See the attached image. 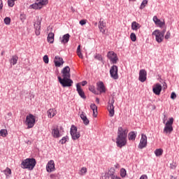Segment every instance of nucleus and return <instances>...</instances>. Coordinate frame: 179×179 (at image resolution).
<instances>
[{
    "label": "nucleus",
    "instance_id": "nucleus-9",
    "mask_svg": "<svg viewBox=\"0 0 179 179\" xmlns=\"http://www.w3.org/2000/svg\"><path fill=\"white\" fill-rule=\"evenodd\" d=\"M110 75L113 79H118V67L113 65L110 69Z\"/></svg>",
    "mask_w": 179,
    "mask_h": 179
},
{
    "label": "nucleus",
    "instance_id": "nucleus-43",
    "mask_svg": "<svg viewBox=\"0 0 179 179\" xmlns=\"http://www.w3.org/2000/svg\"><path fill=\"white\" fill-rule=\"evenodd\" d=\"M4 23H5V24H6L7 26H8L9 24H10V17H6V18H4Z\"/></svg>",
    "mask_w": 179,
    "mask_h": 179
},
{
    "label": "nucleus",
    "instance_id": "nucleus-39",
    "mask_svg": "<svg viewBox=\"0 0 179 179\" xmlns=\"http://www.w3.org/2000/svg\"><path fill=\"white\" fill-rule=\"evenodd\" d=\"M77 55L79 57V58H83V55H82V52H80V45L78 46L77 48Z\"/></svg>",
    "mask_w": 179,
    "mask_h": 179
},
{
    "label": "nucleus",
    "instance_id": "nucleus-40",
    "mask_svg": "<svg viewBox=\"0 0 179 179\" xmlns=\"http://www.w3.org/2000/svg\"><path fill=\"white\" fill-rule=\"evenodd\" d=\"M15 1L17 0H8V6H10V8H13V6H15Z\"/></svg>",
    "mask_w": 179,
    "mask_h": 179
},
{
    "label": "nucleus",
    "instance_id": "nucleus-3",
    "mask_svg": "<svg viewBox=\"0 0 179 179\" xmlns=\"http://www.w3.org/2000/svg\"><path fill=\"white\" fill-rule=\"evenodd\" d=\"M174 122V119L173 117H171L169 119V120H168L166 123H165V127L164 128V134H165L166 135L171 134L173 131V124Z\"/></svg>",
    "mask_w": 179,
    "mask_h": 179
},
{
    "label": "nucleus",
    "instance_id": "nucleus-2",
    "mask_svg": "<svg viewBox=\"0 0 179 179\" xmlns=\"http://www.w3.org/2000/svg\"><path fill=\"white\" fill-rule=\"evenodd\" d=\"M36 159L27 158L22 161L21 165L22 169H27L28 170H33L36 167Z\"/></svg>",
    "mask_w": 179,
    "mask_h": 179
},
{
    "label": "nucleus",
    "instance_id": "nucleus-36",
    "mask_svg": "<svg viewBox=\"0 0 179 179\" xmlns=\"http://www.w3.org/2000/svg\"><path fill=\"white\" fill-rule=\"evenodd\" d=\"M34 26L35 29L41 28V20H38L36 22H35Z\"/></svg>",
    "mask_w": 179,
    "mask_h": 179
},
{
    "label": "nucleus",
    "instance_id": "nucleus-5",
    "mask_svg": "<svg viewBox=\"0 0 179 179\" xmlns=\"http://www.w3.org/2000/svg\"><path fill=\"white\" fill-rule=\"evenodd\" d=\"M58 80L59 83L63 86V87H71L72 86L73 81L69 78H61L58 76Z\"/></svg>",
    "mask_w": 179,
    "mask_h": 179
},
{
    "label": "nucleus",
    "instance_id": "nucleus-53",
    "mask_svg": "<svg viewBox=\"0 0 179 179\" xmlns=\"http://www.w3.org/2000/svg\"><path fill=\"white\" fill-rule=\"evenodd\" d=\"M2 8H3V3H2V0H0V10H2Z\"/></svg>",
    "mask_w": 179,
    "mask_h": 179
},
{
    "label": "nucleus",
    "instance_id": "nucleus-27",
    "mask_svg": "<svg viewBox=\"0 0 179 179\" xmlns=\"http://www.w3.org/2000/svg\"><path fill=\"white\" fill-rule=\"evenodd\" d=\"M43 7L41 3H34L29 6V9H41Z\"/></svg>",
    "mask_w": 179,
    "mask_h": 179
},
{
    "label": "nucleus",
    "instance_id": "nucleus-32",
    "mask_svg": "<svg viewBox=\"0 0 179 179\" xmlns=\"http://www.w3.org/2000/svg\"><path fill=\"white\" fill-rule=\"evenodd\" d=\"M36 2L41 3V6L43 8V6H45L48 3V0H36Z\"/></svg>",
    "mask_w": 179,
    "mask_h": 179
},
{
    "label": "nucleus",
    "instance_id": "nucleus-41",
    "mask_svg": "<svg viewBox=\"0 0 179 179\" xmlns=\"http://www.w3.org/2000/svg\"><path fill=\"white\" fill-rule=\"evenodd\" d=\"M148 5V0H143L140 6V9H143Z\"/></svg>",
    "mask_w": 179,
    "mask_h": 179
},
{
    "label": "nucleus",
    "instance_id": "nucleus-58",
    "mask_svg": "<svg viewBox=\"0 0 179 179\" xmlns=\"http://www.w3.org/2000/svg\"><path fill=\"white\" fill-rule=\"evenodd\" d=\"M96 102L99 104L100 103V99L99 98L96 99Z\"/></svg>",
    "mask_w": 179,
    "mask_h": 179
},
{
    "label": "nucleus",
    "instance_id": "nucleus-24",
    "mask_svg": "<svg viewBox=\"0 0 179 179\" xmlns=\"http://www.w3.org/2000/svg\"><path fill=\"white\" fill-rule=\"evenodd\" d=\"M80 117L85 125H89V119H87V116H86V114H85V113H82Z\"/></svg>",
    "mask_w": 179,
    "mask_h": 179
},
{
    "label": "nucleus",
    "instance_id": "nucleus-51",
    "mask_svg": "<svg viewBox=\"0 0 179 179\" xmlns=\"http://www.w3.org/2000/svg\"><path fill=\"white\" fill-rule=\"evenodd\" d=\"M162 121H163V124H166V121H167V116L166 115H164V118Z\"/></svg>",
    "mask_w": 179,
    "mask_h": 179
},
{
    "label": "nucleus",
    "instance_id": "nucleus-7",
    "mask_svg": "<svg viewBox=\"0 0 179 179\" xmlns=\"http://www.w3.org/2000/svg\"><path fill=\"white\" fill-rule=\"evenodd\" d=\"M152 36H155V40L157 43H162L163 40H164V36L159 29L154 31L152 32Z\"/></svg>",
    "mask_w": 179,
    "mask_h": 179
},
{
    "label": "nucleus",
    "instance_id": "nucleus-8",
    "mask_svg": "<svg viewBox=\"0 0 179 179\" xmlns=\"http://www.w3.org/2000/svg\"><path fill=\"white\" fill-rule=\"evenodd\" d=\"M114 103H115V100L114 99V97L112 98L110 100H109L108 106V110L109 112V115L110 117H114Z\"/></svg>",
    "mask_w": 179,
    "mask_h": 179
},
{
    "label": "nucleus",
    "instance_id": "nucleus-25",
    "mask_svg": "<svg viewBox=\"0 0 179 179\" xmlns=\"http://www.w3.org/2000/svg\"><path fill=\"white\" fill-rule=\"evenodd\" d=\"M104 27H106V22L104 21H99V29L101 31V33H106V29H104Z\"/></svg>",
    "mask_w": 179,
    "mask_h": 179
},
{
    "label": "nucleus",
    "instance_id": "nucleus-59",
    "mask_svg": "<svg viewBox=\"0 0 179 179\" xmlns=\"http://www.w3.org/2000/svg\"><path fill=\"white\" fill-rule=\"evenodd\" d=\"M171 179H177V178L173 176H171Z\"/></svg>",
    "mask_w": 179,
    "mask_h": 179
},
{
    "label": "nucleus",
    "instance_id": "nucleus-49",
    "mask_svg": "<svg viewBox=\"0 0 179 179\" xmlns=\"http://www.w3.org/2000/svg\"><path fill=\"white\" fill-rule=\"evenodd\" d=\"M176 97H177L176 92H172L171 94V99H172V100H174V99H176Z\"/></svg>",
    "mask_w": 179,
    "mask_h": 179
},
{
    "label": "nucleus",
    "instance_id": "nucleus-13",
    "mask_svg": "<svg viewBox=\"0 0 179 179\" xmlns=\"http://www.w3.org/2000/svg\"><path fill=\"white\" fill-rule=\"evenodd\" d=\"M148 75V73L146 72V70L145 69H141L139 71V77H138V80L140 82H145L146 80V76Z\"/></svg>",
    "mask_w": 179,
    "mask_h": 179
},
{
    "label": "nucleus",
    "instance_id": "nucleus-21",
    "mask_svg": "<svg viewBox=\"0 0 179 179\" xmlns=\"http://www.w3.org/2000/svg\"><path fill=\"white\" fill-rule=\"evenodd\" d=\"M48 118H53V117H55L57 115V110L55 108H50L47 112Z\"/></svg>",
    "mask_w": 179,
    "mask_h": 179
},
{
    "label": "nucleus",
    "instance_id": "nucleus-55",
    "mask_svg": "<svg viewBox=\"0 0 179 179\" xmlns=\"http://www.w3.org/2000/svg\"><path fill=\"white\" fill-rule=\"evenodd\" d=\"M81 85H82V86H86V85H87V81H83L81 83Z\"/></svg>",
    "mask_w": 179,
    "mask_h": 179
},
{
    "label": "nucleus",
    "instance_id": "nucleus-11",
    "mask_svg": "<svg viewBox=\"0 0 179 179\" xmlns=\"http://www.w3.org/2000/svg\"><path fill=\"white\" fill-rule=\"evenodd\" d=\"M148 145V137L145 134H141V139L140 141V143L138 144L139 149H143V148H146Z\"/></svg>",
    "mask_w": 179,
    "mask_h": 179
},
{
    "label": "nucleus",
    "instance_id": "nucleus-38",
    "mask_svg": "<svg viewBox=\"0 0 179 179\" xmlns=\"http://www.w3.org/2000/svg\"><path fill=\"white\" fill-rule=\"evenodd\" d=\"M68 139H69V138L68 137V136H66L64 137H63L60 141V143H62V145H64V143H66Z\"/></svg>",
    "mask_w": 179,
    "mask_h": 179
},
{
    "label": "nucleus",
    "instance_id": "nucleus-47",
    "mask_svg": "<svg viewBox=\"0 0 179 179\" xmlns=\"http://www.w3.org/2000/svg\"><path fill=\"white\" fill-rule=\"evenodd\" d=\"M41 31V28H36L35 29V34H36V36H40Z\"/></svg>",
    "mask_w": 179,
    "mask_h": 179
},
{
    "label": "nucleus",
    "instance_id": "nucleus-48",
    "mask_svg": "<svg viewBox=\"0 0 179 179\" xmlns=\"http://www.w3.org/2000/svg\"><path fill=\"white\" fill-rule=\"evenodd\" d=\"M43 62H45V64H48L49 59H48V55H45L43 57Z\"/></svg>",
    "mask_w": 179,
    "mask_h": 179
},
{
    "label": "nucleus",
    "instance_id": "nucleus-57",
    "mask_svg": "<svg viewBox=\"0 0 179 179\" xmlns=\"http://www.w3.org/2000/svg\"><path fill=\"white\" fill-rule=\"evenodd\" d=\"M165 33H166V29H164L162 31L161 34H162V36H164V34H165Z\"/></svg>",
    "mask_w": 179,
    "mask_h": 179
},
{
    "label": "nucleus",
    "instance_id": "nucleus-34",
    "mask_svg": "<svg viewBox=\"0 0 179 179\" xmlns=\"http://www.w3.org/2000/svg\"><path fill=\"white\" fill-rule=\"evenodd\" d=\"M94 59H97V61H101V62H103V56L100 54H95L94 56Z\"/></svg>",
    "mask_w": 179,
    "mask_h": 179
},
{
    "label": "nucleus",
    "instance_id": "nucleus-60",
    "mask_svg": "<svg viewBox=\"0 0 179 179\" xmlns=\"http://www.w3.org/2000/svg\"><path fill=\"white\" fill-rule=\"evenodd\" d=\"M22 16H23L22 15H20V17H22Z\"/></svg>",
    "mask_w": 179,
    "mask_h": 179
},
{
    "label": "nucleus",
    "instance_id": "nucleus-56",
    "mask_svg": "<svg viewBox=\"0 0 179 179\" xmlns=\"http://www.w3.org/2000/svg\"><path fill=\"white\" fill-rule=\"evenodd\" d=\"M102 179H110V177H108V176L107 175H104L103 176H102Z\"/></svg>",
    "mask_w": 179,
    "mask_h": 179
},
{
    "label": "nucleus",
    "instance_id": "nucleus-28",
    "mask_svg": "<svg viewBox=\"0 0 179 179\" xmlns=\"http://www.w3.org/2000/svg\"><path fill=\"white\" fill-rule=\"evenodd\" d=\"M139 29H141V24H139V23L136 21L131 23V30H135L136 31Z\"/></svg>",
    "mask_w": 179,
    "mask_h": 179
},
{
    "label": "nucleus",
    "instance_id": "nucleus-42",
    "mask_svg": "<svg viewBox=\"0 0 179 179\" xmlns=\"http://www.w3.org/2000/svg\"><path fill=\"white\" fill-rule=\"evenodd\" d=\"M120 176L122 178H124V177H125V176H127V171L125 170V169H122L120 170Z\"/></svg>",
    "mask_w": 179,
    "mask_h": 179
},
{
    "label": "nucleus",
    "instance_id": "nucleus-61",
    "mask_svg": "<svg viewBox=\"0 0 179 179\" xmlns=\"http://www.w3.org/2000/svg\"><path fill=\"white\" fill-rule=\"evenodd\" d=\"M129 1H135V0H129Z\"/></svg>",
    "mask_w": 179,
    "mask_h": 179
},
{
    "label": "nucleus",
    "instance_id": "nucleus-4",
    "mask_svg": "<svg viewBox=\"0 0 179 179\" xmlns=\"http://www.w3.org/2000/svg\"><path fill=\"white\" fill-rule=\"evenodd\" d=\"M36 124V117L32 114H29L26 117L25 124L27 125L28 129L33 128Z\"/></svg>",
    "mask_w": 179,
    "mask_h": 179
},
{
    "label": "nucleus",
    "instance_id": "nucleus-35",
    "mask_svg": "<svg viewBox=\"0 0 179 179\" xmlns=\"http://www.w3.org/2000/svg\"><path fill=\"white\" fill-rule=\"evenodd\" d=\"M87 173V169L86 167H83L80 171V176H85Z\"/></svg>",
    "mask_w": 179,
    "mask_h": 179
},
{
    "label": "nucleus",
    "instance_id": "nucleus-37",
    "mask_svg": "<svg viewBox=\"0 0 179 179\" xmlns=\"http://www.w3.org/2000/svg\"><path fill=\"white\" fill-rule=\"evenodd\" d=\"M89 90L90 92H92V93H94V94H99V93L96 92V88L93 85L89 86Z\"/></svg>",
    "mask_w": 179,
    "mask_h": 179
},
{
    "label": "nucleus",
    "instance_id": "nucleus-44",
    "mask_svg": "<svg viewBox=\"0 0 179 179\" xmlns=\"http://www.w3.org/2000/svg\"><path fill=\"white\" fill-rule=\"evenodd\" d=\"M4 174H6V176H9L12 174V171L10 170V169L6 168L4 171Z\"/></svg>",
    "mask_w": 179,
    "mask_h": 179
},
{
    "label": "nucleus",
    "instance_id": "nucleus-20",
    "mask_svg": "<svg viewBox=\"0 0 179 179\" xmlns=\"http://www.w3.org/2000/svg\"><path fill=\"white\" fill-rule=\"evenodd\" d=\"M52 136L53 138H58L61 136V134L59 133V129L57 127H55L52 129Z\"/></svg>",
    "mask_w": 179,
    "mask_h": 179
},
{
    "label": "nucleus",
    "instance_id": "nucleus-6",
    "mask_svg": "<svg viewBox=\"0 0 179 179\" xmlns=\"http://www.w3.org/2000/svg\"><path fill=\"white\" fill-rule=\"evenodd\" d=\"M70 134L73 141H76V139H79L80 138V133L78 131V127H76L75 125L71 126Z\"/></svg>",
    "mask_w": 179,
    "mask_h": 179
},
{
    "label": "nucleus",
    "instance_id": "nucleus-45",
    "mask_svg": "<svg viewBox=\"0 0 179 179\" xmlns=\"http://www.w3.org/2000/svg\"><path fill=\"white\" fill-rule=\"evenodd\" d=\"M130 38H131V41H136V35L135 34V33L131 34Z\"/></svg>",
    "mask_w": 179,
    "mask_h": 179
},
{
    "label": "nucleus",
    "instance_id": "nucleus-52",
    "mask_svg": "<svg viewBox=\"0 0 179 179\" xmlns=\"http://www.w3.org/2000/svg\"><path fill=\"white\" fill-rule=\"evenodd\" d=\"M176 167H177V166H176V164H171V169H172V170L176 169Z\"/></svg>",
    "mask_w": 179,
    "mask_h": 179
},
{
    "label": "nucleus",
    "instance_id": "nucleus-50",
    "mask_svg": "<svg viewBox=\"0 0 179 179\" xmlns=\"http://www.w3.org/2000/svg\"><path fill=\"white\" fill-rule=\"evenodd\" d=\"M86 22H87L86 20H81L80 21V24H81V26H83V25H85L86 24Z\"/></svg>",
    "mask_w": 179,
    "mask_h": 179
},
{
    "label": "nucleus",
    "instance_id": "nucleus-23",
    "mask_svg": "<svg viewBox=\"0 0 179 179\" xmlns=\"http://www.w3.org/2000/svg\"><path fill=\"white\" fill-rule=\"evenodd\" d=\"M90 108L93 111V114H92L93 117H94V118H96L97 117V114H98V113H97V106H96V104H94V103H92L90 105Z\"/></svg>",
    "mask_w": 179,
    "mask_h": 179
},
{
    "label": "nucleus",
    "instance_id": "nucleus-15",
    "mask_svg": "<svg viewBox=\"0 0 179 179\" xmlns=\"http://www.w3.org/2000/svg\"><path fill=\"white\" fill-rule=\"evenodd\" d=\"M71 69L69 66H66L62 70L63 78H71Z\"/></svg>",
    "mask_w": 179,
    "mask_h": 179
},
{
    "label": "nucleus",
    "instance_id": "nucleus-1",
    "mask_svg": "<svg viewBox=\"0 0 179 179\" xmlns=\"http://www.w3.org/2000/svg\"><path fill=\"white\" fill-rule=\"evenodd\" d=\"M128 136V129L122 127L118 128L117 136L116 138V145L117 148H122L127 145V136Z\"/></svg>",
    "mask_w": 179,
    "mask_h": 179
},
{
    "label": "nucleus",
    "instance_id": "nucleus-10",
    "mask_svg": "<svg viewBox=\"0 0 179 179\" xmlns=\"http://www.w3.org/2000/svg\"><path fill=\"white\" fill-rule=\"evenodd\" d=\"M107 57L108 59H110L112 64H116L117 61H118V57H117V54L113 51H110L107 54Z\"/></svg>",
    "mask_w": 179,
    "mask_h": 179
},
{
    "label": "nucleus",
    "instance_id": "nucleus-12",
    "mask_svg": "<svg viewBox=\"0 0 179 179\" xmlns=\"http://www.w3.org/2000/svg\"><path fill=\"white\" fill-rule=\"evenodd\" d=\"M46 170L48 173H52V171H55V163H54V160H50L48 162Z\"/></svg>",
    "mask_w": 179,
    "mask_h": 179
},
{
    "label": "nucleus",
    "instance_id": "nucleus-22",
    "mask_svg": "<svg viewBox=\"0 0 179 179\" xmlns=\"http://www.w3.org/2000/svg\"><path fill=\"white\" fill-rule=\"evenodd\" d=\"M70 37H71V35H69V34H64L61 39L62 44H66V43L69 41Z\"/></svg>",
    "mask_w": 179,
    "mask_h": 179
},
{
    "label": "nucleus",
    "instance_id": "nucleus-29",
    "mask_svg": "<svg viewBox=\"0 0 179 179\" xmlns=\"http://www.w3.org/2000/svg\"><path fill=\"white\" fill-rule=\"evenodd\" d=\"M128 138L129 141H135L136 138V134L135 131H131L128 135Z\"/></svg>",
    "mask_w": 179,
    "mask_h": 179
},
{
    "label": "nucleus",
    "instance_id": "nucleus-31",
    "mask_svg": "<svg viewBox=\"0 0 179 179\" xmlns=\"http://www.w3.org/2000/svg\"><path fill=\"white\" fill-rule=\"evenodd\" d=\"M17 59H19V57H17V56H13L10 60V64L12 65H16V64H17Z\"/></svg>",
    "mask_w": 179,
    "mask_h": 179
},
{
    "label": "nucleus",
    "instance_id": "nucleus-33",
    "mask_svg": "<svg viewBox=\"0 0 179 179\" xmlns=\"http://www.w3.org/2000/svg\"><path fill=\"white\" fill-rule=\"evenodd\" d=\"M155 155L157 157L162 156V155H163V149L159 148V149L155 150Z\"/></svg>",
    "mask_w": 179,
    "mask_h": 179
},
{
    "label": "nucleus",
    "instance_id": "nucleus-16",
    "mask_svg": "<svg viewBox=\"0 0 179 179\" xmlns=\"http://www.w3.org/2000/svg\"><path fill=\"white\" fill-rule=\"evenodd\" d=\"M97 90L100 94L106 93V87L104 86V83H103V82H99L97 83Z\"/></svg>",
    "mask_w": 179,
    "mask_h": 179
},
{
    "label": "nucleus",
    "instance_id": "nucleus-54",
    "mask_svg": "<svg viewBox=\"0 0 179 179\" xmlns=\"http://www.w3.org/2000/svg\"><path fill=\"white\" fill-rule=\"evenodd\" d=\"M140 179H148V176L143 175V176H141Z\"/></svg>",
    "mask_w": 179,
    "mask_h": 179
},
{
    "label": "nucleus",
    "instance_id": "nucleus-30",
    "mask_svg": "<svg viewBox=\"0 0 179 179\" xmlns=\"http://www.w3.org/2000/svg\"><path fill=\"white\" fill-rule=\"evenodd\" d=\"M0 136H2L3 138H6L8 136V130L5 129H2L0 130Z\"/></svg>",
    "mask_w": 179,
    "mask_h": 179
},
{
    "label": "nucleus",
    "instance_id": "nucleus-46",
    "mask_svg": "<svg viewBox=\"0 0 179 179\" xmlns=\"http://www.w3.org/2000/svg\"><path fill=\"white\" fill-rule=\"evenodd\" d=\"M171 36V33H170V31H168L166 32L165 36H164V38H165L166 40H169V38H170Z\"/></svg>",
    "mask_w": 179,
    "mask_h": 179
},
{
    "label": "nucleus",
    "instance_id": "nucleus-14",
    "mask_svg": "<svg viewBox=\"0 0 179 179\" xmlns=\"http://www.w3.org/2000/svg\"><path fill=\"white\" fill-rule=\"evenodd\" d=\"M152 91L155 94L159 96L162 92V85L157 83L152 87Z\"/></svg>",
    "mask_w": 179,
    "mask_h": 179
},
{
    "label": "nucleus",
    "instance_id": "nucleus-26",
    "mask_svg": "<svg viewBox=\"0 0 179 179\" xmlns=\"http://www.w3.org/2000/svg\"><path fill=\"white\" fill-rule=\"evenodd\" d=\"M54 33L50 32L48 34V43H49L50 44H53L54 43Z\"/></svg>",
    "mask_w": 179,
    "mask_h": 179
},
{
    "label": "nucleus",
    "instance_id": "nucleus-18",
    "mask_svg": "<svg viewBox=\"0 0 179 179\" xmlns=\"http://www.w3.org/2000/svg\"><path fill=\"white\" fill-rule=\"evenodd\" d=\"M54 62L55 66H61V65L64 64V59L59 56L55 57Z\"/></svg>",
    "mask_w": 179,
    "mask_h": 179
},
{
    "label": "nucleus",
    "instance_id": "nucleus-17",
    "mask_svg": "<svg viewBox=\"0 0 179 179\" xmlns=\"http://www.w3.org/2000/svg\"><path fill=\"white\" fill-rule=\"evenodd\" d=\"M153 22L159 27H163L165 24L164 21L160 20L159 18H157V16L153 17Z\"/></svg>",
    "mask_w": 179,
    "mask_h": 179
},
{
    "label": "nucleus",
    "instance_id": "nucleus-19",
    "mask_svg": "<svg viewBox=\"0 0 179 179\" xmlns=\"http://www.w3.org/2000/svg\"><path fill=\"white\" fill-rule=\"evenodd\" d=\"M76 87H77V92L79 96H80L82 99H86V96L85 95V92H83V90H82L80 85L77 84Z\"/></svg>",
    "mask_w": 179,
    "mask_h": 179
}]
</instances>
